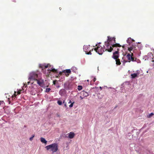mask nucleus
<instances>
[{
	"label": "nucleus",
	"instance_id": "nucleus-1",
	"mask_svg": "<svg viewBox=\"0 0 154 154\" xmlns=\"http://www.w3.org/2000/svg\"><path fill=\"white\" fill-rule=\"evenodd\" d=\"M115 43H116V40L115 38L108 36L107 43H106V42H105V45L106 46L107 49H105V51H107L109 52H111L113 50V48L117 47H120L122 46L119 44H114Z\"/></svg>",
	"mask_w": 154,
	"mask_h": 154
},
{
	"label": "nucleus",
	"instance_id": "nucleus-2",
	"mask_svg": "<svg viewBox=\"0 0 154 154\" xmlns=\"http://www.w3.org/2000/svg\"><path fill=\"white\" fill-rule=\"evenodd\" d=\"M58 145L56 143H54L51 145L46 146L45 148L48 150H50V151L52 152L53 153L56 152L58 149Z\"/></svg>",
	"mask_w": 154,
	"mask_h": 154
},
{
	"label": "nucleus",
	"instance_id": "nucleus-3",
	"mask_svg": "<svg viewBox=\"0 0 154 154\" xmlns=\"http://www.w3.org/2000/svg\"><path fill=\"white\" fill-rule=\"evenodd\" d=\"M100 43H99L98 44H96V46L97 47L94 49V51L99 55H102L105 49V46L103 45L102 47L100 45Z\"/></svg>",
	"mask_w": 154,
	"mask_h": 154
},
{
	"label": "nucleus",
	"instance_id": "nucleus-4",
	"mask_svg": "<svg viewBox=\"0 0 154 154\" xmlns=\"http://www.w3.org/2000/svg\"><path fill=\"white\" fill-rule=\"evenodd\" d=\"M74 83L72 82L67 81L65 82L64 84V88L67 90H71L73 88Z\"/></svg>",
	"mask_w": 154,
	"mask_h": 154
},
{
	"label": "nucleus",
	"instance_id": "nucleus-5",
	"mask_svg": "<svg viewBox=\"0 0 154 154\" xmlns=\"http://www.w3.org/2000/svg\"><path fill=\"white\" fill-rule=\"evenodd\" d=\"M38 77L37 72H32L29 74L28 80L29 81H31L32 80L35 81Z\"/></svg>",
	"mask_w": 154,
	"mask_h": 154
},
{
	"label": "nucleus",
	"instance_id": "nucleus-6",
	"mask_svg": "<svg viewBox=\"0 0 154 154\" xmlns=\"http://www.w3.org/2000/svg\"><path fill=\"white\" fill-rule=\"evenodd\" d=\"M119 48H117V51H116L115 52H113L112 55V58L114 59H117L119 57Z\"/></svg>",
	"mask_w": 154,
	"mask_h": 154
},
{
	"label": "nucleus",
	"instance_id": "nucleus-7",
	"mask_svg": "<svg viewBox=\"0 0 154 154\" xmlns=\"http://www.w3.org/2000/svg\"><path fill=\"white\" fill-rule=\"evenodd\" d=\"M35 81H37V83L40 86H42L44 82V80L41 78H39L37 79Z\"/></svg>",
	"mask_w": 154,
	"mask_h": 154
},
{
	"label": "nucleus",
	"instance_id": "nucleus-8",
	"mask_svg": "<svg viewBox=\"0 0 154 154\" xmlns=\"http://www.w3.org/2000/svg\"><path fill=\"white\" fill-rule=\"evenodd\" d=\"M67 136V137L70 139L73 138L75 136V134L73 132H70L69 133L66 134Z\"/></svg>",
	"mask_w": 154,
	"mask_h": 154
},
{
	"label": "nucleus",
	"instance_id": "nucleus-9",
	"mask_svg": "<svg viewBox=\"0 0 154 154\" xmlns=\"http://www.w3.org/2000/svg\"><path fill=\"white\" fill-rule=\"evenodd\" d=\"M62 72L65 73L66 76L68 77L69 76V74L71 73V71L70 69H67L63 71Z\"/></svg>",
	"mask_w": 154,
	"mask_h": 154
},
{
	"label": "nucleus",
	"instance_id": "nucleus-10",
	"mask_svg": "<svg viewBox=\"0 0 154 154\" xmlns=\"http://www.w3.org/2000/svg\"><path fill=\"white\" fill-rule=\"evenodd\" d=\"M81 95H82L83 97H85L88 96V92L85 91H82L81 93Z\"/></svg>",
	"mask_w": 154,
	"mask_h": 154
},
{
	"label": "nucleus",
	"instance_id": "nucleus-11",
	"mask_svg": "<svg viewBox=\"0 0 154 154\" xmlns=\"http://www.w3.org/2000/svg\"><path fill=\"white\" fill-rule=\"evenodd\" d=\"M89 46L85 45L83 47L84 51L85 53H87L88 51H89Z\"/></svg>",
	"mask_w": 154,
	"mask_h": 154
},
{
	"label": "nucleus",
	"instance_id": "nucleus-12",
	"mask_svg": "<svg viewBox=\"0 0 154 154\" xmlns=\"http://www.w3.org/2000/svg\"><path fill=\"white\" fill-rule=\"evenodd\" d=\"M65 93V90L64 89H60L59 91V94L61 96H63Z\"/></svg>",
	"mask_w": 154,
	"mask_h": 154
},
{
	"label": "nucleus",
	"instance_id": "nucleus-13",
	"mask_svg": "<svg viewBox=\"0 0 154 154\" xmlns=\"http://www.w3.org/2000/svg\"><path fill=\"white\" fill-rule=\"evenodd\" d=\"M49 64H48L47 65H46V64H40L39 65L40 67L42 68V69L44 68H46L48 67Z\"/></svg>",
	"mask_w": 154,
	"mask_h": 154
},
{
	"label": "nucleus",
	"instance_id": "nucleus-14",
	"mask_svg": "<svg viewBox=\"0 0 154 154\" xmlns=\"http://www.w3.org/2000/svg\"><path fill=\"white\" fill-rule=\"evenodd\" d=\"M131 56L132 55H131L130 54H128L126 55V58L128 60V62H130L131 61Z\"/></svg>",
	"mask_w": 154,
	"mask_h": 154
},
{
	"label": "nucleus",
	"instance_id": "nucleus-15",
	"mask_svg": "<svg viewBox=\"0 0 154 154\" xmlns=\"http://www.w3.org/2000/svg\"><path fill=\"white\" fill-rule=\"evenodd\" d=\"M153 55L152 54V52L149 53L147 56H146V57H148V59H152V57L153 56Z\"/></svg>",
	"mask_w": 154,
	"mask_h": 154
},
{
	"label": "nucleus",
	"instance_id": "nucleus-16",
	"mask_svg": "<svg viewBox=\"0 0 154 154\" xmlns=\"http://www.w3.org/2000/svg\"><path fill=\"white\" fill-rule=\"evenodd\" d=\"M134 40L131 39V38H128L127 40V42L128 43L129 45L132 42L134 41Z\"/></svg>",
	"mask_w": 154,
	"mask_h": 154
},
{
	"label": "nucleus",
	"instance_id": "nucleus-17",
	"mask_svg": "<svg viewBox=\"0 0 154 154\" xmlns=\"http://www.w3.org/2000/svg\"><path fill=\"white\" fill-rule=\"evenodd\" d=\"M48 71L52 72L55 73H57L58 72L57 70V69H55L52 68L51 69H49L48 70Z\"/></svg>",
	"mask_w": 154,
	"mask_h": 154
},
{
	"label": "nucleus",
	"instance_id": "nucleus-18",
	"mask_svg": "<svg viewBox=\"0 0 154 154\" xmlns=\"http://www.w3.org/2000/svg\"><path fill=\"white\" fill-rule=\"evenodd\" d=\"M135 48L133 47H131L129 48H128V50H129V51H130L131 52V51H133V52H135Z\"/></svg>",
	"mask_w": 154,
	"mask_h": 154
},
{
	"label": "nucleus",
	"instance_id": "nucleus-19",
	"mask_svg": "<svg viewBox=\"0 0 154 154\" xmlns=\"http://www.w3.org/2000/svg\"><path fill=\"white\" fill-rule=\"evenodd\" d=\"M115 59L116 60V63L117 65H119L121 64V63L119 59L117 58V59Z\"/></svg>",
	"mask_w": 154,
	"mask_h": 154
},
{
	"label": "nucleus",
	"instance_id": "nucleus-20",
	"mask_svg": "<svg viewBox=\"0 0 154 154\" xmlns=\"http://www.w3.org/2000/svg\"><path fill=\"white\" fill-rule=\"evenodd\" d=\"M41 141L43 143H47V141L45 140V138L43 137H41L40 138Z\"/></svg>",
	"mask_w": 154,
	"mask_h": 154
},
{
	"label": "nucleus",
	"instance_id": "nucleus-21",
	"mask_svg": "<svg viewBox=\"0 0 154 154\" xmlns=\"http://www.w3.org/2000/svg\"><path fill=\"white\" fill-rule=\"evenodd\" d=\"M131 78L133 79L137 77V73H134L133 74H132L131 75Z\"/></svg>",
	"mask_w": 154,
	"mask_h": 154
},
{
	"label": "nucleus",
	"instance_id": "nucleus-22",
	"mask_svg": "<svg viewBox=\"0 0 154 154\" xmlns=\"http://www.w3.org/2000/svg\"><path fill=\"white\" fill-rule=\"evenodd\" d=\"M154 114L153 113H151L150 114L147 115V117L148 118H150Z\"/></svg>",
	"mask_w": 154,
	"mask_h": 154
},
{
	"label": "nucleus",
	"instance_id": "nucleus-23",
	"mask_svg": "<svg viewBox=\"0 0 154 154\" xmlns=\"http://www.w3.org/2000/svg\"><path fill=\"white\" fill-rule=\"evenodd\" d=\"M131 55H132V56L131 57V61H135L134 58L132 57V56L133 55V53H131Z\"/></svg>",
	"mask_w": 154,
	"mask_h": 154
},
{
	"label": "nucleus",
	"instance_id": "nucleus-24",
	"mask_svg": "<svg viewBox=\"0 0 154 154\" xmlns=\"http://www.w3.org/2000/svg\"><path fill=\"white\" fill-rule=\"evenodd\" d=\"M82 86L80 85H79L78 86V89L79 91L81 90L82 89Z\"/></svg>",
	"mask_w": 154,
	"mask_h": 154
},
{
	"label": "nucleus",
	"instance_id": "nucleus-25",
	"mask_svg": "<svg viewBox=\"0 0 154 154\" xmlns=\"http://www.w3.org/2000/svg\"><path fill=\"white\" fill-rule=\"evenodd\" d=\"M93 50V49H92V51H91V50L89 51V52H88V51L87 53H86V54H90V55H91V54H92V53H91V52Z\"/></svg>",
	"mask_w": 154,
	"mask_h": 154
},
{
	"label": "nucleus",
	"instance_id": "nucleus-26",
	"mask_svg": "<svg viewBox=\"0 0 154 154\" xmlns=\"http://www.w3.org/2000/svg\"><path fill=\"white\" fill-rule=\"evenodd\" d=\"M51 89L50 88H47L46 89V92H49L51 90Z\"/></svg>",
	"mask_w": 154,
	"mask_h": 154
},
{
	"label": "nucleus",
	"instance_id": "nucleus-27",
	"mask_svg": "<svg viewBox=\"0 0 154 154\" xmlns=\"http://www.w3.org/2000/svg\"><path fill=\"white\" fill-rule=\"evenodd\" d=\"M74 103L75 102H73L72 103H71V104L69 106V107L70 108L72 107Z\"/></svg>",
	"mask_w": 154,
	"mask_h": 154
},
{
	"label": "nucleus",
	"instance_id": "nucleus-28",
	"mask_svg": "<svg viewBox=\"0 0 154 154\" xmlns=\"http://www.w3.org/2000/svg\"><path fill=\"white\" fill-rule=\"evenodd\" d=\"M57 102L59 105H61L62 104V102L60 100H58Z\"/></svg>",
	"mask_w": 154,
	"mask_h": 154
},
{
	"label": "nucleus",
	"instance_id": "nucleus-29",
	"mask_svg": "<svg viewBox=\"0 0 154 154\" xmlns=\"http://www.w3.org/2000/svg\"><path fill=\"white\" fill-rule=\"evenodd\" d=\"M17 95V94H16V92L15 91L14 92V96L13 95L12 96V97L13 98V97H16V96Z\"/></svg>",
	"mask_w": 154,
	"mask_h": 154
},
{
	"label": "nucleus",
	"instance_id": "nucleus-30",
	"mask_svg": "<svg viewBox=\"0 0 154 154\" xmlns=\"http://www.w3.org/2000/svg\"><path fill=\"white\" fill-rule=\"evenodd\" d=\"M34 136H35L34 135H32V137L30 138L29 140H30V141H31L32 140H33V138L34 137Z\"/></svg>",
	"mask_w": 154,
	"mask_h": 154
},
{
	"label": "nucleus",
	"instance_id": "nucleus-31",
	"mask_svg": "<svg viewBox=\"0 0 154 154\" xmlns=\"http://www.w3.org/2000/svg\"><path fill=\"white\" fill-rule=\"evenodd\" d=\"M21 91V90H19L17 92V94H20V92Z\"/></svg>",
	"mask_w": 154,
	"mask_h": 154
},
{
	"label": "nucleus",
	"instance_id": "nucleus-32",
	"mask_svg": "<svg viewBox=\"0 0 154 154\" xmlns=\"http://www.w3.org/2000/svg\"><path fill=\"white\" fill-rule=\"evenodd\" d=\"M57 82V80H55L53 81V84L55 85L56 84V82Z\"/></svg>",
	"mask_w": 154,
	"mask_h": 154
},
{
	"label": "nucleus",
	"instance_id": "nucleus-33",
	"mask_svg": "<svg viewBox=\"0 0 154 154\" xmlns=\"http://www.w3.org/2000/svg\"><path fill=\"white\" fill-rule=\"evenodd\" d=\"M4 103V102L3 101H0V106L1 104H3Z\"/></svg>",
	"mask_w": 154,
	"mask_h": 154
},
{
	"label": "nucleus",
	"instance_id": "nucleus-34",
	"mask_svg": "<svg viewBox=\"0 0 154 154\" xmlns=\"http://www.w3.org/2000/svg\"><path fill=\"white\" fill-rule=\"evenodd\" d=\"M93 82H95L96 80V78L94 77L93 79Z\"/></svg>",
	"mask_w": 154,
	"mask_h": 154
},
{
	"label": "nucleus",
	"instance_id": "nucleus-35",
	"mask_svg": "<svg viewBox=\"0 0 154 154\" xmlns=\"http://www.w3.org/2000/svg\"><path fill=\"white\" fill-rule=\"evenodd\" d=\"M80 98H81V99H82L84 97H83L82 96V95H81L80 96Z\"/></svg>",
	"mask_w": 154,
	"mask_h": 154
},
{
	"label": "nucleus",
	"instance_id": "nucleus-36",
	"mask_svg": "<svg viewBox=\"0 0 154 154\" xmlns=\"http://www.w3.org/2000/svg\"><path fill=\"white\" fill-rule=\"evenodd\" d=\"M26 85H27V84H25L23 87H25V88H26L27 87Z\"/></svg>",
	"mask_w": 154,
	"mask_h": 154
},
{
	"label": "nucleus",
	"instance_id": "nucleus-37",
	"mask_svg": "<svg viewBox=\"0 0 154 154\" xmlns=\"http://www.w3.org/2000/svg\"><path fill=\"white\" fill-rule=\"evenodd\" d=\"M116 47H115V48H113V50H116Z\"/></svg>",
	"mask_w": 154,
	"mask_h": 154
},
{
	"label": "nucleus",
	"instance_id": "nucleus-38",
	"mask_svg": "<svg viewBox=\"0 0 154 154\" xmlns=\"http://www.w3.org/2000/svg\"><path fill=\"white\" fill-rule=\"evenodd\" d=\"M64 106L66 107L67 106H66V103H65V104H64Z\"/></svg>",
	"mask_w": 154,
	"mask_h": 154
},
{
	"label": "nucleus",
	"instance_id": "nucleus-39",
	"mask_svg": "<svg viewBox=\"0 0 154 154\" xmlns=\"http://www.w3.org/2000/svg\"><path fill=\"white\" fill-rule=\"evenodd\" d=\"M72 103V102L71 101V100H69V101L68 102V103Z\"/></svg>",
	"mask_w": 154,
	"mask_h": 154
},
{
	"label": "nucleus",
	"instance_id": "nucleus-40",
	"mask_svg": "<svg viewBox=\"0 0 154 154\" xmlns=\"http://www.w3.org/2000/svg\"><path fill=\"white\" fill-rule=\"evenodd\" d=\"M62 74V72H59V74H60V75H61Z\"/></svg>",
	"mask_w": 154,
	"mask_h": 154
},
{
	"label": "nucleus",
	"instance_id": "nucleus-41",
	"mask_svg": "<svg viewBox=\"0 0 154 154\" xmlns=\"http://www.w3.org/2000/svg\"><path fill=\"white\" fill-rule=\"evenodd\" d=\"M30 82H29H29H27V84L28 85H29V83H30Z\"/></svg>",
	"mask_w": 154,
	"mask_h": 154
},
{
	"label": "nucleus",
	"instance_id": "nucleus-42",
	"mask_svg": "<svg viewBox=\"0 0 154 154\" xmlns=\"http://www.w3.org/2000/svg\"><path fill=\"white\" fill-rule=\"evenodd\" d=\"M100 88L101 89H102V87H100Z\"/></svg>",
	"mask_w": 154,
	"mask_h": 154
},
{
	"label": "nucleus",
	"instance_id": "nucleus-43",
	"mask_svg": "<svg viewBox=\"0 0 154 154\" xmlns=\"http://www.w3.org/2000/svg\"><path fill=\"white\" fill-rule=\"evenodd\" d=\"M59 9H60V10H61V8H59Z\"/></svg>",
	"mask_w": 154,
	"mask_h": 154
},
{
	"label": "nucleus",
	"instance_id": "nucleus-44",
	"mask_svg": "<svg viewBox=\"0 0 154 154\" xmlns=\"http://www.w3.org/2000/svg\"><path fill=\"white\" fill-rule=\"evenodd\" d=\"M63 103H65L64 100L63 101Z\"/></svg>",
	"mask_w": 154,
	"mask_h": 154
},
{
	"label": "nucleus",
	"instance_id": "nucleus-45",
	"mask_svg": "<svg viewBox=\"0 0 154 154\" xmlns=\"http://www.w3.org/2000/svg\"><path fill=\"white\" fill-rule=\"evenodd\" d=\"M89 80H87V81H88V82H89Z\"/></svg>",
	"mask_w": 154,
	"mask_h": 154
},
{
	"label": "nucleus",
	"instance_id": "nucleus-46",
	"mask_svg": "<svg viewBox=\"0 0 154 154\" xmlns=\"http://www.w3.org/2000/svg\"><path fill=\"white\" fill-rule=\"evenodd\" d=\"M122 47L123 48H124V46H122Z\"/></svg>",
	"mask_w": 154,
	"mask_h": 154
}]
</instances>
